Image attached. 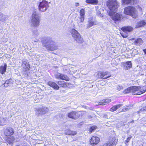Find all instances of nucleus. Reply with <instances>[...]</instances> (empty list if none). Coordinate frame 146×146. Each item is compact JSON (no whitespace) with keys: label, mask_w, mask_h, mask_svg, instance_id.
Returning a JSON list of instances; mask_svg holds the SVG:
<instances>
[{"label":"nucleus","mask_w":146,"mask_h":146,"mask_svg":"<svg viewBox=\"0 0 146 146\" xmlns=\"http://www.w3.org/2000/svg\"><path fill=\"white\" fill-rule=\"evenodd\" d=\"M42 42L44 44V46L48 50L53 51L57 48V46L55 42L50 37H46L43 38L42 40Z\"/></svg>","instance_id":"1"},{"label":"nucleus","mask_w":146,"mask_h":146,"mask_svg":"<svg viewBox=\"0 0 146 146\" xmlns=\"http://www.w3.org/2000/svg\"><path fill=\"white\" fill-rule=\"evenodd\" d=\"M40 17L36 12L33 13L31 20V23L32 26L35 27H38L40 25Z\"/></svg>","instance_id":"2"},{"label":"nucleus","mask_w":146,"mask_h":146,"mask_svg":"<svg viewBox=\"0 0 146 146\" xmlns=\"http://www.w3.org/2000/svg\"><path fill=\"white\" fill-rule=\"evenodd\" d=\"M124 12L125 14L131 16L134 18H136L137 16V10L133 7L129 6L125 8Z\"/></svg>","instance_id":"3"},{"label":"nucleus","mask_w":146,"mask_h":146,"mask_svg":"<svg viewBox=\"0 0 146 146\" xmlns=\"http://www.w3.org/2000/svg\"><path fill=\"white\" fill-rule=\"evenodd\" d=\"M107 5L110 10V11H116L118 7L116 0H109L107 2Z\"/></svg>","instance_id":"4"},{"label":"nucleus","mask_w":146,"mask_h":146,"mask_svg":"<svg viewBox=\"0 0 146 146\" xmlns=\"http://www.w3.org/2000/svg\"><path fill=\"white\" fill-rule=\"evenodd\" d=\"M70 33L72 37L76 41L79 43H82L83 42V40L80 34L75 29H72Z\"/></svg>","instance_id":"5"},{"label":"nucleus","mask_w":146,"mask_h":146,"mask_svg":"<svg viewBox=\"0 0 146 146\" xmlns=\"http://www.w3.org/2000/svg\"><path fill=\"white\" fill-rule=\"evenodd\" d=\"M115 11H110L108 12V15L115 23L117 21H120L122 17L121 14L116 13Z\"/></svg>","instance_id":"6"},{"label":"nucleus","mask_w":146,"mask_h":146,"mask_svg":"<svg viewBox=\"0 0 146 146\" xmlns=\"http://www.w3.org/2000/svg\"><path fill=\"white\" fill-rule=\"evenodd\" d=\"M49 7L48 2L45 0H42L39 3L38 9L39 11L44 12L46 11Z\"/></svg>","instance_id":"7"},{"label":"nucleus","mask_w":146,"mask_h":146,"mask_svg":"<svg viewBox=\"0 0 146 146\" xmlns=\"http://www.w3.org/2000/svg\"><path fill=\"white\" fill-rule=\"evenodd\" d=\"M85 11L84 9H82L80 10V17H78L77 20V23L80 27H83L82 23L84 20V16L85 15Z\"/></svg>","instance_id":"8"},{"label":"nucleus","mask_w":146,"mask_h":146,"mask_svg":"<svg viewBox=\"0 0 146 146\" xmlns=\"http://www.w3.org/2000/svg\"><path fill=\"white\" fill-rule=\"evenodd\" d=\"M48 111V108L46 107L39 108L36 110L35 113L37 116H40L46 114Z\"/></svg>","instance_id":"9"},{"label":"nucleus","mask_w":146,"mask_h":146,"mask_svg":"<svg viewBox=\"0 0 146 146\" xmlns=\"http://www.w3.org/2000/svg\"><path fill=\"white\" fill-rule=\"evenodd\" d=\"M141 91L137 87H131V93L134 95H138L142 94Z\"/></svg>","instance_id":"10"},{"label":"nucleus","mask_w":146,"mask_h":146,"mask_svg":"<svg viewBox=\"0 0 146 146\" xmlns=\"http://www.w3.org/2000/svg\"><path fill=\"white\" fill-rule=\"evenodd\" d=\"M100 141V138L97 137L93 136L92 137L90 140V143L93 145L98 144Z\"/></svg>","instance_id":"11"},{"label":"nucleus","mask_w":146,"mask_h":146,"mask_svg":"<svg viewBox=\"0 0 146 146\" xmlns=\"http://www.w3.org/2000/svg\"><path fill=\"white\" fill-rule=\"evenodd\" d=\"M22 66L25 71L28 70L30 69L29 62L27 60L23 61Z\"/></svg>","instance_id":"12"},{"label":"nucleus","mask_w":146,"mask_h":146,"mask_svg":"<svg viewBox=\"0 0 146 146\" xmlns=\"http://www.w3.org/2000/svg\"><path fill=\"white\" fill-rule=\"evenodd\" d=\"M14 133L13 129L11 127H9L6 129L4 131V134L6 136H9L12 135Z\"/></svg>","instance_id":"13"},{"label":"nucleus","mask_w":146,"mask_h":146,"mask_svg":"<svg viewBox=\"0 0 146 146\" xmlns=\"http://www.w3.org/2000/svg\"><path fill=\"white\" fill-rule=\"evenodd\" d=\"M47 84L56 90H58L59 89V86L54 82L49 81L47 83Z\"/></svg>","instance_id":"14"},{"label":"nucleus","mask_w":146,"mask_h":146,"mask_svg":"<svg viewBox=\"0 0 146 146\" xmlns=\"http://www.w3.org/2000/svg\"><path fill=\"white\" fill-rule=\"evenodd\" d=\"M68 117L70 118L74 119H76L78 117L76 111H72L68 114Z\"/></svg>","instance_id":"15"},{"label":"nucleus","mask_w":146,"mask_h":146,"mask_svg":"<svg viewBox=\"0 0 146 146\" xmlns=\"http://www.w3.org/2000/svg\"><path fill=\"white\" fill-rule=\"evenodd\" d=\"M146 25V20H142L139 21L137 23L136 26V28H138L141 27H144Z\"/></svg>","instance_id":"16"},{"label":"nucleus","mask_w":146,"mask_h":146,"mask_svg":"<svg viewBox=\"0 0 146 146\" xmlns=\"http://www.w3.org/2000/svg\"><path fill=\"white\" fill-rule=\"evenodd\" d=\"M96 24L97 23L96 22L91 19H89L86 27L87 29L89 28L92 26L96 25Z\"/></svg>","instance_id":"17"},{"label":"nucleus","mask_w":146,"mask_h":146,"mask_svg":"<svg viewBox=\"0 0 146 146\" xmlns=\"http://www.w3.org/2000/svg\"><path fill=\"white\" fill-rule=\"evenodd\" d=\"M121 30L125 33L129 32L133 30V28L130 26H127L122 27L121 28Z\"/></svg>","instance_id":"18"},{"label":"nucleus","mask_w":146,"mask_h":146,"mask_svg":"<svg viewBox=\"0 0 146 146\" xmlns=\"http://www.w3.org/2000/svg\"><path fill=\"white\" fill-rule=\"evenodd\" d=\"M111 100L110 99H104L99 103V105H106L111 102Z\"/></svg>","instance_id":"19"},{"label":"nucleus","mask_w":146,"mask_h":146,"mask_svg":"<svg viewBox=\"0 0 146 146\" xmlns=\"http://www.w3.org/2000/svg\"><path fill=\"white\" fill-rule=\"evenodd\" d=\"M7 65L6 63H5L4 66H0V72L3 74L6 71Z\"/></svg>","instance_id":"20"},{"label":"nucleus","mask_w":146,"mask_h":146,"mask_svg":"<svg viewBox=\"0 0 146 146\" xmlns=\"http://www.w3.org/2000/svg\"><path fill=\"white\" fill-rule=\"evenodd\" d=\"M60 79L64 80L67 81H68L70 80L69 78L67 76L61 73L60 75Z\"/></svg>","instance_id":"21"},{"label":"nucleus","mask_w":146,"mask_h":146,"mask_svg":"<svg viewBox=\"0 0 146 146\" xmlns=\"http://www.w3.org/2000/svg\"><path fill=\"white\" fill-rule=\"evenodd\" d=\"M65 132L67 135H74L76 134V131H72L69 129L66 130Z\"/></svg>","instance_id":"22"},{"label":"nucleus","mask_w":146,"mask_h":146,"mask_svg":"<svg viewBox=\"0 0 146 146\" xmlns=\"http://www.w3.org/2000/svg\"><path fill=\"white\" fill-rule=\"evenodd\" d=\"M135 0H122V3L123 5L134 4Z\"/></svg>","instance_id":"23"},{"label":"nucleus","mask_w":146,"mask_h":146,"mask_svg":"<svg viewBox=\"0 0 146 146\" xmlns=\"http://www.w3.org/2000/svg\"><path fill=\"white\" fill-rule=\"evenodd\" d=\"M57 83L59 85L63 88L66 86L68 84L67 82H65L63 81H59L57 82Z\"/></svg>","instance_id":"24"},{"label":"nucleus","mask_w":146,"mask_h":146,"mask_svg":"<svg viewBox=\"0 0 146 146\" xmlns=\"http://www.w3.org/2000/svg\"><path fill=\"white\" fill-rule=\"evenodd\" d=\"M122 106V104H119L117 105L113 106L110 109L111 111H114L116 110L117 109L120 108Z\"/></svg>","instance_id":"25"},{"label":"nucleus","mask_w":146,"mask_h":146,"mask_svg":"<svg viewBox=\"0 0 146 146\" xmlns=\"http://www.w3.org/2000/svg\"><path fill=\"white\" fill-rule=\"evenodd\" d=\"M13 81L11 79H9L6 80L5 83L4 84V86L5 87H7L9 86V85L10 84H12L13 83Z\"/></svg>","instance_id":"26"},{"label":"nucleus","mask_w":146,"mask_h":146,"mask_svg":"<svg viewBox=\"0 0 146 146\" xmlns=\"http://www.w3.org/2000/svg\"><path fill=\"white\" fill-rule=\"evenodd\" d=\"M86 2L88 3L97 5L98 2L97 0H86Z\"/></svg>","instance_id":"27"},{"label":"nucleus","mask_w":146,"mask_h":146,"mask_svg":"<svg viewBox=\"0 0 146 146\" xmlns=\"http://www.w3.org/2000/svg\"><path fill=\"white\" fill-rule=\"evenodd\" d=\"M7 18V15H5L3 13H0V20L1 21L3 22Z\"/></svg>","instance_id":"28"},{"label":"nucleus","mask_w":146,"mask_h":146,"mask_svg":"<svg viewBox=\"0 0 146 146\" xmlns=\"http://www.w3.org/2000/svg\"><path fill=\"white\" fill-rule=\"evenodd\" d=\"M124 65L127 69H129L131 67L132 64L131 61H128L124 64Z\"/></svg>","instance_id":"29"},{"label":"nucleus","mask_w":146,"mask_h":146,"mask_svg":"<svg viewBox=\"0 0 146 146\" xmlns=\"http://www.w3.org/2000/svg\"><path fill=\"white\" fill-rule=\"evenodd\" d=\"M39 35L38 30L35 29L33 31V36L35 38L37 37Z\"/></svg>","instance_id":"30"},{"label":"nucleus","mask_w":146,"mask_h":146,"mask_svg":"<svg viewBox=\"0 0 146 146\" xmlns=\"http://www.w3.org/2000/svg\"><path fill=\"white\" fill-rule=\"evenodd\" d=\"M98 75L100 78L104 79H107V78L110 77L111 76V75H110L109 76H108L107 77H104L102 72H100L99 73H98Z\"/></svg>","instance_id":"31"},{"label":"nucleus","mask_w":146,"mask_h":146,"mask_svg":"<svg viewBox=\"0 0 146 146\" xmlns=\"http://www.w3.org/2000/svg\"><path fill=\"white\" fill-rule=\"evenodd\" d=\"M135 42L137 45H139L142 44L143 43V41L141 39L139 38L136 39Z\"/></svg>","instance_id":"32"},{"label":"nucleus","mask_w":146,"mask_h":146,"mask_svg":"<svg viewBox=\"0 0 146 146\" xmlns=\"http://www.w3.org/2000/svg\"><path fill=\"white\" fill-rule=\"evenodd\" d=\"M6 121L5 118H0V125L3 126L5 125Z\"/></svg>","instance_id":"33"},{"label":"nucleus","mask_w":146,"mask_h":146,"mask_svg":"<svg viewBox=\"0 0 146 146\" xmlns=\"http://www.w3.org/2000/svg\"><path fill=\"white\" fill-rule=\"evenodd\" d=\"M132 107L133 106L132 105L127 106L126 107L123 108L122 109V110L123 111H125L129 109L132 108Z\"/></svg>","instance_id":"34"},{"label":"nucleus","mask_w":146,"mask_h":146,"mask_svg":"<svg viewBox=\"0 0 146 146\" xmlns=\"http://www.w3.org/2000/svg\"><path fill=\"white\" fill-rule=\"evenodd\" d=\"M115 143L114 142H110L109 143H106L103 146H115Z\"/></svg>","instance_id":"35"},{"label":"nucleus","mask_w":146,"mask_h":146,"mask_svg":"<svg viewBox=\"0 0 146 146\" xmlns=\"http://www.w3.org/2000/svg\"><path fill=\"white\" fill-rule=\"evenodd\" d=\"M129 93H131V87L128 88L124 91V93L125 94H127Z\"/></svg>","instance_id":"36"},{"label":"nucleus","mask_w":146,"mask_h":146,"mask_svg":"<svg viewBox=\"0 0 146 146\" xmlns=\"http://www.w3.org/2000/svg\"><path fill=\"white\" fill-rule=\"evenodd\" d=\"M97 128V127L96 126H92L90 129V132L91 133L92 132L94 131Z\"/></svg>","instance_id":"37"},{"label":"nucleus","mask_w":146,"mask_h":146,"mask_svg":"<svg viewBox=\"0 0 146 146\" xmlns=\"http://www.w3.org/2000/svg\"><path fill=\"white\" fill-rule=\"evenodd\" d=\"M60 73H57L54 74L55 77L57 79H59L60 77Z\"/></svg>","instance_id":"38"},{"label":"nucleus","mask_w":146,"mask_h":146,"mask_svg":"<svg viewBox=\"0 0 146 146\" xmlns=\"http://www.w3.org/2000/svg\"><path fill=\"white\" fill-rule=\"evenodd\" d=\"M117 89L118 90L120 91L123 89V87L121 86H118L117 87Z\"/></svg>","instance_id":"39"},{"label":"nucleus","mask_w":146,"mask_h":146,"mask_svg":"<svg viewBox=\"0 0 146 146\" xmlns=\"http://www.w3.org/2000/svg\"><path fill=\"white\" fill-rule=\"evenodd\" d=\"M9 139L10 140H9L10 143H11L13 142L14 140V139L13 136L11 137Z\"/></svg>","instance_id":"40"},{"label":"nucleus","mask_w":146,"mask_h":146,"mask_svg":"<svg viewBox=\"0 0 146 146\" xmlns=\"http://www.w3.org/2000/svg\"><path fill=\"white\" fill-rule=\"evenodd\" d=\"M132 137L131 136H130L127 137V140L125 141V143H128L129 140L131 139Z\"/></svg>","instance_id":"41"},{"label":"nucleus","mask_w":146,"mask_h":146,"mask_svg":"<svg viewBox=\"0 0 146 146\" xmlns=\"http://www.w3.org/2000/svg\"><path fill=\"white\" fill-rule=\"evenodd\" d=\"M103 75L104 76V77L105 76H107L108 75V76L110 75L109 74V73L108 72H102Z\"/></svg>","instance_id":"42"},{"label":"nucleus","mask_w":146,"mask_h":146,"mask_svg":"<svg viewBox=\"0 0 146 146\" xmlns=\"http://www.w3.org/2000/svg\"><path fill=\"white\" fill-rule=\"evenodd\" d=\"M141 91L142 94L145 92L146 91V87L141 90Z\"/></svg>","instance_id":"43"},{"label":"nucleus","mask_w":146,"mask_h":146,"mask_svg":"<svg viewBox=\"0 0 146 146\" xmlns=\"http://www.w3.org/2000/svg\"><path fill=\"white\" fill-rule=\"evenodd\" d=\"M142 111H146V106L143 108L139 110L140 112H142Z\"/></svg>","instance_id":"44"},{"label":"nucleus","mask_w":146,"mask_h":146,"mask_svg":"<svg viewBox=\"0 0 146 146\" xmlns=\"http://www.w3.org/2000/svg\"><path fill=\"white\" fill-rule=\"evenodd\" d=\"M103 117L104 118H108V116L107 114L104 115Z\"/></svg>","instance_id":"45"},{"label":"nucleus","mask_w":146,"mask_h":146,"mask_svg":"<svg viewBox=\"0 0 146 146\" xmlns=\"http://www.w3.org/2000/svg\"><path fill=\"white\" fill-rule=\"evenodd\" d=\"M121 35L123 37H126L128 36V35L127 34L125 35L121 34Z\"/></svg>","instance_id":"46"},{"label":"nucleus","mask_w":146,"mask_h":146,"mask_svg":"<svg viewBox=\"0 0 146 146\" xmlns=\"http://www.w3.org/2000/svg\"><path fill=\"white\" fill-rule=\"evenodd\" d=\"M79 3H76L75 4V5L76 7H77V6H79Z\"/></svg>","instance_id":"47"},{"label":"nucleus","mask_w":146,"mask_h":146,"mask_svg":"<svg viewBox=\"0 0 146 146\" xmlns=\"http://www.w3.org/2000/svg\"><path fill=\"white\" fill-rule=\"evenodd\" d=\"M38 41V40H36V41H35V42H37Z\"/></svg>","instance_id":"48"},{"label":"nucleus","mask_w":146,"mask_h":146,"mask_svg":"<svg viewBox=\"0 0 146 146\" xmlns=\"http://www.w3.org/2000/svg\"><path fill=\"white\" fill-rule=\"evenodd\" d=\"M134 121H132V122H133Z\"/></svg>","instance_id":"49"},{"label":"nucleus","mask_w":146,"mask_h":146,"mask_svg":"<svg viewBox=\"0 0 146 146\" xmlns=\"http://www.w3.org/2000/svg\"><path fill=\"white\" fill-rule=\"evenodd\" d=\"M134 121H132V122H133Z\"/></svg>","instance_id":"50"}]
</instances>
